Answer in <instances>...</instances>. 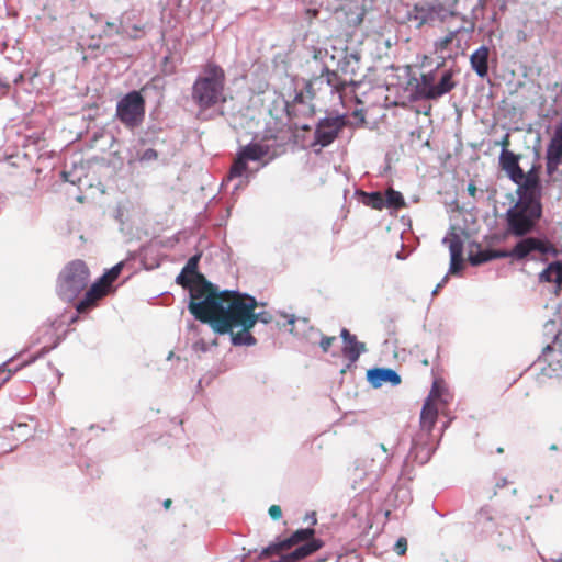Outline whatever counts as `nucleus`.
Segmentation results:
<instances>
[{"label": "nucleus", "instance_id": "nucleus-17", "mask_svg": "<svg viewBox=\"0 0 562 562\" xmlns=\"http://www.w3.org/2000/svg\"><path fill=\"white\" fill-rule=\"evenodd\" d=\"M340 338L342 340L341 353L348 360L347 368L355 364L360 356L367 352L364 342L358 340L355 334H351L347 328H341Z\"/></svg>", "mask_w": 562, "mask_h": 562}, {"label": "nucleus", "instance_id": "nucleus-33", "mask_svg": "<svg viewBox=\"0 0 562 562\" xmlns=\"http://www.w3.org/2000/svg\"><path fill=\"white\" fill-rule=\"evenodd\" d=\"M488 0H477V3L471 9L469 15V26H463L465 29V33L471 35L474 33L476 27V21L484 16V11L486 9Z\"/></svg>", "mask_w": 562, "mask_h": 562}, {"label": "nucleus", "instance_id": "nucleus-49", "mask_svg": "<svg viewBox=\"0 0 562 562\" xmlns=\"http://www.w3.org/2000/svg\"><path fill=\"white\" fill-rule=\"evenodd\" d=\"M551 262L539 273V281L544 283H553V276L551 272Z\"/></svg>", "mask_w": 562, "mask_h": 562}, {"label": "nucleus", "instance_id": "nucleus-53", "mask_svg": "<svg viewBox=\"0 0 562 562\" xmlns=\"http://www.w3.org/2000/svg\"><path fill=\"white\" fill-rule=\"evenodd\" d=\"M64 315H59L55 317L54 319H48L49 326L53 330L57 331L63 326L65 321L63 319Z\"/></svg>", "mask_w": 562, "mask_h": 562}, {"label": "nucleus", "instance_id": "nucleus-64", "mask_svg": "<svg viewBox=\"0 0 562 562\" xmlns=\"http://www.w3.org/2000/svg\"><path fill=\"white\" fill-rule=\"evenodd\" d=\"M498 21H499V13L494 9L488 18V22L494 24V23H498Z\"/></svg>", "mask_w": 562, "mask_h": 562}, {"label": "nucleus", "instance_id": "nucleus-50", "mask_svg": "<svg viewBox=\"0 0 562 562\" xmlns=\"http://www.w3.org/2000/svg\"><path fill=\"white\" fill-rule=\"evenodd\" d=\"M398 443H400V440L395 439L393 445L390 448L386 447L385 443H379L378 445V447L381 449V451L385 454L384 461H389L392 458V456H393L392 449L397 447Z\"/></svg>", "mask_w": 562, "mask_h": 562}, {"label": "nucleus", "instance_id": "nucleus-7", "mask_svg": "<svg viewBox=\"0 0 562 562\" xmlns=\"http://www.w3.org/2000/svg\"><path fill=\"white\" fill-rule=\"evenodd\" d=\"M201 257V252L191 256L182 267L180 273L176 277V283L189 291L188 305L192 302H200L203 296L215 292L218 288V285L209 281L205 276L199 271Z\"/></svg>", "mask_w": 562, "mask_h": 562}, {"label": "nucleus", "instance_id": "nucleus-10", "mask_svg": "<svg viewBox=\"0 0 562 562\" xmlns=\"http://www.w3.org/2000/svg\"><path fill=\"white\" fill-rule=\"evenodd\" d=\"M348 125H353V123L346 113L326 110V115L315 124L314 138L311 144L312 147L319 146L315 153L318 154L321 149L330 146Z\"/></svg>", "mask_w": 562, "mask_h": 562}, {"label": "nucleus", "instance_id": "nucleus-26", "mask_svg": "<svg viewBox=\"0 0 562 562\" xmlns=\"http://www.w3.org/2000/svg\"><path fill=\"white\" fill-rule=\"evenodd\" d=\"M269 151L268 145L258 142H250L237 150L247 161H260Z\"/></svg>", "mask_w": 562, "mask_h": 562}, {"label": "nucleus", "instance_id": "nucleus-12", "mask_svg": "<svg viewBox=\"0 0 562 562\" xmlns=\"http://www.w3.org/2000/svg\"><path fill=\"white\" fill-rule=\"evenodd\" d=\"M145 113L146 101L138 90L128 91L116 103L115 117L130 130L143 124Z\"/></svg>", "mask_w": 562, "mask_h": 562}, {"label": "nucleus", "instance_id": "nucleus-58", "mask_svg": "<svg viewBox=\"0 0 562 562\" xmlns=\"http://www.w3.org/2000/svg\"><path fill=\"white\" fill-rule=\"evenodd\" d=\"M441 392L442 390L437 385V383L435 382L432 384V387H431V391L428 395V397H430V400L432 398H439L441 396Z\"/></svg>", "mask_w": 562, "mask_h": 562}, {"label": "nucleus", "instance_id": "nucleus-30", "mask_svg": "<svg viewBox=\"0 0 562 562\" xmlns=\"http://www.w3.org/2000/svg\"><path fill=\"white\" fill-rule=\"evenodd\" d=\"M510 258L513 260L512 248L510 249H492L488 248V252L485 257H474L472 254L470 255V265L473 267L481 266L483 263L490 262L496 259H505Z\"/></svg>", "mask_w": 562, "mask_h": 562}, {"label": "nucleus", "instance_id": "nucleus-29", "mask_svg": "<svg viewBox=\"0 0 562 562\" xmlns=\"http://www.w3.org/2000/svg\"><path fill=\"white\" fill-rule=\"evenodd\" d=\"M252 327L254 326H239L238 328H240V330L238 333H234L233 329H231V333H226V335H229L231 342L235 347L255 346L257 344V339L250 333Z\"/></svg>", "mask_w": 562, "mask_h": 562}, {"label": "nucleus", "instance_id": "nucleus-21", "mask_svg": "<svg viewBox=\"0 0 562 562\" xmlns=\"http://www.w3.org/2000/svg\"><path fill=\"white\" fill-rule=\"evenodd\" d=\"M366 378L373 389H380L385 383H389L391 386H397L402 382L401 375L396 370L385 367L368 369Z\"/></svg>", "mask_w": 562, "mask_h": 562}, {"label": "nucleus", "instance_id": "nucleus-20", "mask_svg": "<svg viewBox=\"0 0 562 562\" xmlns=\"http://www.w3.org/2000/svg\"><path fill=\"white\" fill-rule=\"evenodd\" d=\"M412 499L411 488L407 483L396 482L384 498L385 516L389 517L392 509L406 506Z\"/></svg>", "mask_w": 562, "mask_h": 562}, {"label": "nucleus", "instance_id": "nucleus-57", "mask_svg": "<svg viewBox=\"0 0 562 562\" xmlns=\"http://www.w3.org/2000/svg\"><path fill=\"white\" fill-rule=\"evenodd\" d=\"M510 0H496L495 2V10L498 13H505L508 7Z\"/></svg>", "mask_w": 562, "mask_h": 562}, {"label": "nucleus", "instance_id": "nucleus-46", "mask_svg": "<svg viewBox=\"0 0 562 562\" xmlns=\"http://www.w3.org/2000/svg\"><path fill=\"white\" fill-rule=\"evenodd\" d=\"M252 321H254V326L256 325L257 322H260L262 324H270L273 319L272 315L269 313V312H266V311H261V312H255V310H252Z\"/></svg>", "mask_w": 562, "mask_h": 562}, {"label": "nucleus", "instance_id": "nucleus-32", "mask_svg": "<svg viewBox=\"0 0 562 562\" xmlns=\"http://www.w3.org/2000/svg\"><path fill=\"white\" fill-rule=\"evenodd\" d=\"M122 30H123V24H122V19H121V15L116 19V21H105L103 26H102V30L101 32L98 34V35H92L91 37L92 38H99V40H103V38H108V40H111L113 38L114 36H121L122 37Z\"/></svg>", "mask_w": 562, "mask_h": 562}, {"label": "nucleus", "instance_id": "nucleus-27", "mask_svg": "<svg viewBox=\"0 0 562 562\" xmlns=\"http://www.w3.org/2000/svg\"><path fill=\"white\" fill-rule=\"evenodd\" d=\"M123 30L122 38L139 40L143 36L145 25L139 21L133 22L131 15L127 12L121 14Z\"/></svg>", "mask_w": 562, "mask_h": 562}, {"label": "nucleus", "instance_id": "nucleus-54", "mask_svg": "<svg viewBox=\"0 0 562 562\" xmlns=\"http://www.w3.org/2000/svg\"><path fill=\"white\" fill-rule=\"evenodd\" d=\"M319 8H321V7H317V5H314V7H306V8H305V15H306V19L312 20V19L317 18V16H318V13H319Z\"/></svg>", "mask_w": 562, "mask_h": 562}, {"label": "nucleus", "instance_id": "nucleus-38", "mask_svg": "<svg viewBox=\"0 0 562 562\" xmlns=\"http://www.w3.org/2000/svg\"><path fill=\"white\" fill-rule=\"evenodd\" d=\"M315 535V529L313 527L300 528L292 532V539L296 542V544L302 546L312 541Z\"/></svg>", "mask_w": 562, "mask_h": 562}, {"label": "nucleus", "instance_id": "nucleus-14", "mask_svg": "<svg viewBox=\"0 0 562 562\" xmlns=\"http://www.w3.org/2000/svg\"><path fill=\"white\" fill-rule=\"evenodd\" d=\"M331 60H336L337 70L348 79L350 85H356V78L361 71V52L357 48L345 47L337 49L333 47Z\"/></svg>", "mask_w": 562, "mask_h": 562}, {"label": "nucleus", "instance_id": "nucleus-61", "mask_svg": "<svg viewBox=\"0 0 562 562\" xmlns=\"http://www.w3.org/2000/svg\"><path fill=\"white\" fill-rule=\"evenodd\" d=\"M447 281H448V274H446L441 279V281L436 285V288L432 290V292H431L432 296L436 295L440 291V289L447 283Z\"/></svg>", "mask_w": 562, "mask_h": 562}, {"label": "nucleus", "instance_id": "nucleus-48", "mask_svg": "<svg viewBox=\"0 0 562 562\" xmlns=\"http://www.w3.org/2000/svg\"><path fill=\"white\" fill-rule=\"evenodd\" d=\"M393 550L398 554V555H404L405 552L407 551V539L404 538V537H400L396 542L394 543L393 546Z\"/></svg>", "mask_w": 562, "mask_h": 562}, {"label": "nucleus", "instance_id": "nucleus-36", "mask_svg": "<svg viewBox=\"0 0 562 562\" xmlns=\"http://www.w3.org/2000/svg\"><path fill=\"white\" fill-rule=\"evenodd\" d=\"M460 33H465V29L462 26H457L453 30H450L445 36L435 41L436 50H445L449 47V45L453 42L456 36Z\"/></svg>", "mask_w": 562, "mask_h": 562}, {"label": "nucleus", "instance_id": "nucleus-52", "mask_svg": "<svg viewBox=\"0 0 562 562\" xmlns=\"http://www.w3.org/2000/svg\"><path fill=\"white\" fill-rule=\"evenodd\" d=\"M277 541H278V544H280V550L289 549L293 546H296V542L294 541V539H292V535L284 539L278 538Z\"/></svg>", "mask_w": 562, "mask_h": 562}, {"label": "nucleus", "instance_id": "nucleus-31", "mask_svg": "<svg viewBox=\"0 0 562 562\" xmlns=\"http://www.w3.org/2000/svg\"><path fill=\"white\" fill-rule=\"evenodd\" d=\"M356 194L359 195L360 201L366 205L370 206L374 210H383L384 209V195L380 191H371L366 192L362 190H357Z\"/></svg>", "mask_w": 562, "mask_h": 562}, {"label": "nucleus", "instance_id": "nucleus-60", "mask_svg": "<svg viewBox=\"0 0 562 562\" xmlns=\"http://www.w3.org/2000/svg\"><path fill=\"white\" fill-rule=\"evenodd\" d=\"M16 359V356L10 358L9 360L4 361L3 363L0 364V374H3L5 372V369H8V367L10 364H13L14 361Z\"/></svg>", "mask_w": 562, "mask_h": 562}, {"label": "nucleus", "instance_id": "nucleus-24", "mask_svg": "<svg viewBox=\"0 0 562 562\" xmlns=\"http://www.w3.org/2000/svg\"><path fill=\"white\" fill-rule=\"evenodd\" d=\"M61 341V338L58 337L56 341L50 347H43L36 355L30 356L26 360H23L21 363L14 366L10 364L8 369H5V375L0 381V389L11 379V376L21 370L22 368L30 366L34 363L37 359L44 357L47 352H49L52 349H55Z\"/></svg>", "mask_w": 562, "mask_h": 562}, {"label": "nucleus", "instance_id": "nucleus-16", "mask_svg": "<svg viewBox=\"0 0 562 562\" xmlns=\"http://www.w3.org/2000/svg\"><path fill=\"white\" fill-rule=\"evenodd\" d=\"M493 54L494 56H492L490 46L482 44L470 55L469 63L471 70L482 80L488 78L490 65L493 64L495 67L497 64L496 52L494 50Z\"/></svg>", "mask_w": 562, "mask_h": 562}, {"label": "nucleus", "instance_id": "nucleus-18", "mask_svg": "<svg viewBox=\"0 0 562 562\" xmlns=\"http://www.w3.org/2000/svg\"><path fill=\"white\" fill-rule=\"evenodd\" d=\"M280 315L286 318V324L291 326L289 333L296 338L312 342L314 335H321V330L315 328L307 317H296L285 312H281Z\"/></svg>", "mask_w": 562, "mask_h": 562}, {"label": "nucleus", "instance_id": "nucleus-42", "mask_svg": "<svg viewBox=\"0 0 562 562\" xmlns=\"http://www.w3.org/2000/svg\"><path fill=\"white\" fill-rule=\"evenodd\" d=\"M211 346H217V339L214 338L211 342H207L204 338H199L192 345L194 351L207 352Z\"/></svg>", "mask_w": 562, "mask_h": 562}, {"label": "nucleus", "instance_id": "nucleus-19", "mask_svg": "<svg viewBox=\"0 0 562 562\" xmlns=\"http://www.w3.org/2000/svg\"><path fill=\"white\" fill-rule=\"evenodd\" d=\"M521 155L515 154L507 147L503 146L498 156V165L501 170L505 172L507 178L516 184L522 178V168L519 162Z\"/></svg>", "mask_w": 562, "mask_h": 562}, {"label": "nucleus", "instance_id": "nucleus-22", "mask_svg": "<svg viewBox=\"0 0 562 562\" xmlns=\"http://www.w3.org/2000/svg\"><path fill=\"white\" fill-rule=\"evenodd\" d=\"M451 240L449 244V252H450V266L447 274H461L464 269L463 261V240L459 236V234L452 232Z\"/></svg>", "mask_w": 562, "mask_h": 562}, {"label": "nucleus", "instance_id": "nucleus-23", "mask_svg": "<svg viewBox=\"0 0 562 562\" xmlns=\"http://www.w3.org/2000/svg\"><path fill=\"white\" fill-rule=\"evenodd\" d=\"M319 79V87L322 89L324 85L330 88V91L340 92L350 85L348 79L344 77L337 69L330 70L327 65L322 67L321 74L317 76Z\"/></svg>", "mask_w": 562, "mask_h": 562}, {"label": "nucleus", "instance_id": "nucleus-44", "mask_svg": "<svg viewBox=\"0 0 562 562\" xmlns=\"http://www.w3.org/2000/svg\"><path fill=\"white\" fill-rule=\"evenodd\" d=\"M279 551H280V544H278V541L276 540V541L271 542L270 544H268L267 547L261 549V551L258 555V559H266L270 555L279 553Z\"/></svg>", "mask_w": 562, "mask_h": 562}, {"label": "nucleus", "instance_id": "nucleus-28", "mask_svg": "<svg viewBox=\"0 0 562 562\" xmlns=\"http://www.w3.org/2000/svg\"><path fill=\"white\" fill-rule=\"evenodd\" d=\"M562 165V147L552 144L547 145L546 149V172L553 176Z\"/></svg>", "mask_w": 562, "mask_h": 562}, {"label": "nucleus", "instance_id": "nucleus-8", "mask_svg": "<svg viewBox=\"0 0 562 562\" xmlns=\"http://www.w3.org/2000/svg\"><path fill=\"white\" fill-rule=\"evenodd\" d=\"M90 271L86 262L80 259L69 262L59 273L56 291L66 302H74L87 288Z\"/></svg>", "mask_w": 562, "mask_h": 562}, {"label": "nucleus", "instance_id": "nucleus-56", "mask_svg": "<svg viewBox=\"0 0 562 562\" xmlns=\"http://www.w3.org/2000/svg\"><path fill=\"white\" fill-rule=\"evenodd\" d=\"M477 516H479L480 519H485L486 521H492L493 520V517L491 515V509L488 507H482L479 510Z\"/></svg>", "mask_w": 562, "mask_h": 562}, {"label": "nucleus", "instance_id": "nucleus-40", "mask_svg": "<svg viewBox=\"0 0 562 562\" xmlns=\"http://www.w3.org/2000/svg\"><path fill=\"white\" fill-rule=\"evenodd\" d=\"M158 158V153L154 148H146L144 150H137L136 160L142 165H148Z\"/></svg>", "mask_w": 562, "mask_h": 562}, {"label": "nucleus", "instance_id": "nucleus-15", "mask_svg": "<svg viewBox=\"0 0 562 562\" xmlns=\"http://www.w3.org/2000/svg\"><path fill=\"white\" fill-rule=\"evenodd\" d=\"M366 12L364 0H348L336 10L335 18L341 27L349 30L361 24Z\"/></svg>", "mask_w": 562, "mask_h": 562}, {"label": "nucleus", "instance_id": "nucleus-51", "mask_svg": "<svg viewBox=\"0 0 562 562\" xmlns=\"http://www.w3.org/2000/svg\"><path fill=\"white\" fill-rule=\"evenodd\" d=\"M268 514L272 520H278L282 517V509L279 505H271L268 509Z\"/></svg>", "mask_w": 562, "mask_h": 562}, {"label": "nucleus", "instance_id": "nucleus-45", "mask_svg": "<svg viewBox=\"0 0 562 562\" xmlns=\"http://www.w3.org/2000/svg\"><path fill=\"white\" fill-rule=\"evenodd\" d=\"M315 337H319V348L322 349V351L324 353H327L329 351V348L333 345V342L336 341V337L335 336H325L322 333H321V335H314L313 339Z\"/></svg>", "mask_w": 562, "mask_h": 562}, {"label": "nucleus", "instance_id": "nucleus-59", "mask_svg": "<svg viewBox=\"0 0 562 562\" xmlns=\"http://www.w3.org/2000/svg\"><path fill=\"white\" fill-rule=\"evenodd\" d=\"M549 144L562 147V135H560L559 132H553V135L550 138Z\"/></svg>", "mask_w": 562, "mask_h": 562}, {"label": "nucleus", "instance_id": "nucleus-47", "mask_svg": "<svg viewBox=\"0 0 562 562\" xmlns=\"http://www.w3.org/2000/svg\"><path fill=\"white\" fill-rule=\"evenodd\" d=\"M352 117H355L357 121L352 122L353 125H349L350 127L357 128L362 127L366 124V111L363 109H356L351 113Z\"/></svg>", "mask_w": 562, "mask_h": 562}, {"label": "nucleus", "instance_id": "nucleus-5", "mask_svg": "<svg viewBox=\"0 0 562 562\" xmlns=\"http://www.w3.org/2000/svg\"><path fill=\"white\" fill-rule=\"evenodd\" d=\"M438 418L436 403L427 397L419 416V430L412 437V454L422 463H427L437 449L438 442L432 434Z\"/></svg>", "mask_w": 562, "mask_h": 562}, {"label": "nucleus", "instance_id": "nucleus-41", "mask_svg": "<svg viewBox=\"0 0 562 562\" xmlns=\"http://www.w3.org/2000/svg\"><path fill=\"white\" fill-rule=\"evenodd\" d=\"M488 252V248H483L479 243L471 241L468 245V261L470 262V255L472 254L474 257L481 258L485 257Z\"/></svg>", "mask_w": 562, "mask_h": 562}, {"label": "nucleus", "instance_id": "nucleus-3", "mask_svg": "<svg viewBox=\"0 0 562 562\" xmlns=\"http://www.w3.org/2000/svg\"><path fill=\"white\" fill-rule=\"evenodd\" d=\"M459 0H417L406 4L404 21L413 24L415 30L434 29L447 24L459 15Z\"/></svg>", "mask_w": 562, "mask_h": 562}, {"label": "nucleus", "instance_id": "nucleus-9", "mask_svg": "<svg viewBox=\"0 0 562 562\" xmlns=\"http://www.w3.org/2000/svg\"><path fill=\"white\" fill-rule=\"evenodd\" d=\"M505 227L503 232L495 233L491 236L494 243H503L509 236H520L539 233L540 220L529 213L510 205L503 215Z\"/></svg>", "mask_w": 562, "mask_h": 562}, {"label": "nucleus", "instance_id": "nucleus-62", "mask_svg": "<svg viewBox=\"0 0 562 562\" xmlns=\"http://www.w3.org/2000/svg\"><path fill=\"white\" fill-rule=\"evenodd\" d=\"M453 19H460L462 21V24L460 26H469V15L463 14L459 11V15L453 16Z\"/></svg>", "mask_w": 562, "mask_h": 562}, {"label": "nucleus", "instance_id": "nucleus-37", "mask_svg": "<svg viewBox=\"0 0 562 562\" xmlns=\"http://www.w3.org/2000/svg\"><path fill=\"white\" fill-rule=\"evenodd\" d=\"M247 169L248 161L240 154L236 153V158L229 169L228 179L241 177Z\"/></svg>", "mask_w": 562, "mask_h": 562}, {"label": "nucleus", "instance_id": "nucleus-4", "mask_svg": "<svg viewBox=\"0 0 562 562\" xmlns=\"http://www.w3.org/2000/svg\"><path fill=\"white\" fill-rule=\"evenodd\" d=\"M225 85L226 75L224 69L213 61H207L192 85L191 97L193 102L200 110H207L216 104L225 103L227 101Z\"/></svg>", "mask_w": 562, "mask_h": 562}, {"label": "nucleus", "instance_id": "nucleus-55", "mask_svg": "<svg viewBox=\"0 0 562 562\" xmlns=\"http://www.w3.org/2000/svg\"><path fill=\"white\" fill-rule=\"evenodd\" d=\"M553 351H554V349H553L552 345L548 344V345L542 349V352H541V355L538 357V360H537V361H538V362H541V361L546 362V361L548 360V355H549V353H551V352H553Z\"/></svg>", "mask_w": 562, "mask_h": 562}, {"label": "nucleus", "instance_id": "nucleus-2", "mask_svg": "<svg viewBox=\"0 0 562 562\" xmlns=\"http://www.w3.org/2000/svg\"><path fill=\"white\" fill-rule=\"evenodd\" d=\"M459 71L456 65L447 66L445 59L420 72L419 76L411 75L408 69L405 89L409 92V101H438L456 89L458 86L456 76Z\"/></svg>", "mask_w": 562, "mask_h": 562}, {"label": "nucleus", "instance_id": "nucleus-1", "mask_svg": "<svg viewBox=\"0 0 562 562\" xmlns=\"http://www.w3.org/2000/svg\"><path fill=\"white\" fill-rule=\"evenodd\" d=\"M258 301L255 296L234 290H217L190 305L194 319L207 324L214 334L226 335L239 326H254L252 310Z\"/></svg>", "mask_w": 562, "mask_h": 562}, {"label": "nucleus", "instance_id": "nucleus-6", "mask_svg": "<svg viewBox=\"0 0 562 562\" xmlns=\"http://www.w3.org/2000/svg\"><path fill=\"white\" fill-rule=\"evenodd\" d=\"M539 168L533 165L527 172L522 170V178L516 182L517 199L512 205L541 220L543 216V187L538 175Z\"/></svg>", "mask_w": 562, "mask_h": 562}, {"label": "nucleus", "instance_id": "nucleus-43", "mask_svg": "<svg viewBox=\"0 0 562 562\" xmlns=\"http://www.w3.org/2000/svg\"><path fill=\"white\" fill-rule=\"evenodd\" d=\"M551 272L553 276V283L561 286L562 285V261L555 260L551 262Z\"/></svg>", "mask_w": 562, "mask_h": 562}, {"label": "nucleus", "instance_id": "nucleus-13", "mask_svg": "<svg viewBox=\"0 0 562 562\" xmlns=\"http://www.w3.org/2000/svg\"><path fill=\"white\" fill-rule=\"evenodd\" d=\"M124 266L125 261H120L105 270V272L90 285L83 297L78 301L76 311L87 313L92 310L97 305V302L110 292L112 283L119 278Z\"/></svg>", "mask_w": 562, "mask_h": 562}, {"label": "nucleus", "instance_id": "nucleus-63", "mask_svg": "<svg viewBox=\"0 0 562 562\" xmlns=\"http://www.w3.org/2000/svg\"><path fill=\"white\" fill-rule=\"evenodd\" d=\"M543 329H544L546 333H553L554 329H555V322L554 321H548L544 324Z\"/></svg>", "mask_w": 562, "mask_h": 562}, {"label": "nucleus", "instance_id": "nucleus-25", "mask_svg": "<svg viewBox=\"0 0 562 562\" xmlns=\"http://www.w3.org/2000/svg\"><path fill=\"white\" fill-rule=\"evenodd\" d=\"M307 97L304 94L303 90L295 91L292 103H285V113L289 119L296 116V106H302L301 112L306 116H312L315 113V105L311 103V101L306 100Z\"/></svg>", "mask_w": 562, "mask_h": 562}, {"label": "nucleus", "instance_id": "nucleus-11", "mask_svg": "<svg viewBox=\"0 0 562 562\" xmlns=\"http://www.w3.org/2000/svg\"><path fill=\"white\" fill-rule=\"evenodd\" d=\"M515 237L517 238V241L512 247L513 261L522 262L528 259L536 260V257L532 256L533 252H538L543 256L549 255L552 257H557L559 255L558 248L544 234H539L537 236L529 234Z\"/></svg>", "mask_w": 562, "mask_h": 562}, {"label": "nucleus", "instance_id": "nucleus-35", "mask_svg": "<svg viewBox=\"0 0 562 562\" xmlns=\"http://www.w3.org/2000/svg\"><path fill=\"white\" fill-rule=\"evenodd\" d=\"M405 206L403 194L396 190H387L384 196V209L400 210Z\"/></svg>", "mask_w": 562, "mask_h": 562}, {"label": "nucleus", "instance_id": "nucleus-34", "mask_svg": "<svg viewBox=\"0 0 562 562\" xmlns=\"http://www.w3.org/2000/svg\"><path fill=\"white\" fill-rule=\"evenodd\" d=\"M411 454H412V448L409 449L408 454L406 456V458L403 461L402 469L400 472V479L397 482L406 481L405 483H407L414 479V476H415L414 467L411 463H416L418 465L425 464V463L419 462L414 457H411Z\"/></svg>", "mask_w": 562, "mask_h": 562}, {"label": "nucleus", "instance_id": "nucleus-39", "mask_svg": "<svg viewBox=\"0 0 562 562\" xmlns=\"http://www.w3.org/2000/svg\"><path fill=\"white\" fill-rule=\"evenodd\" d=\"M303 81V91H304V94L306 93V97L310 101H312L315 95H316V91L319 90L318 87H319V79L317 78V76H314L312 79H302Z\"/></svg>", "mask_w": 562, "mask_h": 562}]
</instances>
